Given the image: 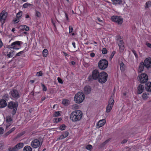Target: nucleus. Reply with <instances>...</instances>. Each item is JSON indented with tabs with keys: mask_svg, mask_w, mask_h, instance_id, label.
I'll return each instance as SVG.
<instances>
[{
	"mask_svg": "<svg viewBox=\"0 0 151 151\" xmlns=\"http://www.w3.org/2000/svg\"><path fill=\"white\" fill-rule=\"evenodd\" d=\"M83 115L82 112L80 110H77L73 111L70 115V118L72 121L76 122L81 120Z\"/></svg>",
	"mask_w": 151,
	"mask_h": 151,
	"instance_id": "obj_1",
	"label": "nucleus"
},
{
	"mask_svg": "<svg viewBox=\"0 0 151 151\" xmlns=\"http://www.w3.org/2000/svg\"><path fill=\"white\" fill-rule=\"evenodd\" d=\"M18 106V102H14L12 101L8 103L7 107L9 109H12V113L13 116L14 115L16 114Z\"/></svg>",
	"mask_w": 151,
	"mask_h": 151,
	"instance_id": "obj_2",
	"label": "nucleus"
},
{
	"mask_svg": "<svg viewBox=\"0 0 151 151\" xmlns=\"http://www.w3.org/2000/svg\"><path fill=\"white\" fill-rule=\"evenodd\" d=\"M85 99V96L83 93L81 92H79L75 95L74 99L75 102L78 104L82 102Z\"/></svg>",
	"mask_w": 151,
	"mask_h": 151,
	"instance_id": "obj_3",
	"label": "nucleus"
},
{
	"mask_svg": "<svg viewBox=\"0 0 151 151\" xmlns=\"http://www.w3.org/2000/svg\"><path fill=\"white\" fill-rule=\"evenodd\" d=\"M108 61L105 59L100 60L98 63V67L101 70H104L108 66Z\"/></svg>",
	"mask_w": 151,
	"mask_h": 151,
	"instance_id": "obj_4",
	"label": "nucleus"
},
{
	"mask_svg": "<svg viewBox=\"0 0 151 151\" xmlns=\"http://www.w3.org/2000/svg\"><path fill=\"white\" fill-rule=\"evenodd\" d=\"M100 74V73L97 70H93L92 73V75L89 76L88 77L89 81H91L93 80L99 79Z\"/></svg>",
	"mask_w": 151,
	"mask_h": 151,
	"instance_id": "obj_5",
	"label": "nucleus"
},
{
	"mask_svg": "<svg viewBox=\"0 0 151 151\" xmlns=\"http://www.w3.org/2000/svg\"><path fill=\"white\" fill-rule=\"evenodd\" d=\"M107 74L105 72H102L100 73L99 81L101 83H104L107 81Z\"/></svg>",
	"mask_w": 151,
	"mask_h": 151,
	"instance_id": "obj_6",
	"label": "nucleus"
},
{
	"mask_svg": "<svg viewBox=\"0 0 151 151\" xmlns=\"http://www.w3.org/2000/svg\"><path fill=\"white\" fill-rule=\"evenodd\" d=\"M138 81L142 83H146L148 80V76L145 73H143L139 76L138 78Z\"/></svg>",
	"mask_w": 151,
	"mask_h": 151,
	"instance_id": "obj_7",
	"label": "nucleus"
},
{
	"mask_svg": "<svg viewBox=\"0 0 151 151\" xmlns=\"http://www.w3.org/2000/svg\"><path fill=\"white\" fill-rule=\"evenodd\" d=\"M24 146L23 143L19 142L14 147L9 148V151H17L22 148Z\"/></svg>",
	"mask_w": 151,
	"mask_h": 151,
	"instance_id": "obj_8",
	"label": "nucleus"
},
{
	"mask_svg": "<svg viewBox=\"0 0 151 151\" xmlns=\"http://www.w3.org/2000/svg\"><path fill=\"white\" fill-rule=\"evenodd\" d=\"M112 20L118 24H121L123 22V19L118 16H114L111 17Z\"/></svg>",
	"mask_w": 151,
	"mask_h": 151,
	"instance_id": "obj_9",
	"label": "nucleus"
},
{
	"mask_svg": "<svg viewBox=\"0 0 151 151\" xmlns=\"http://www.w3.org/2000/svg\"><path fill=\"white\" fill-rule=\"evenodd\" d=\"M10 95L14 99H17L20 97L17 90L13 89L10 92Z\"/></svg>",
	"mask_w": 151,
	"mask_h": 151,
	"instance_id": "obj_10",
	"label": "nucleus"
},
{
	"mask_svg": "<svg viewBox=\"0 0 151 151\" xmlns=\"http://www.w3.org/2000/svg\"><path fill=\"white\" fill-rule=\"evenodd\" d=\"M145 67L148 69L151 67V58H146L144 61Z\"/></svg>",
	"mask_w": 151,
	"mask_h": 151,
	"instance_id": "obj_11",
	"label": "nucleus"
},
{
	"mask_svg": "<svg viewBox=\"0 0 151 151\" xmlns=\"http://www.w3.org/2000/svg\"><path fill=\"white\" fill-rule=\"evenodd\" d=\"M137 93L138 94L142 93L144 90V86L141 84H139L137 88Z\"/></svg>",
	"mask_w": 151,
	"mask_h": 151,
	"instance_id": "obj_12",
	"label": "nucleus"
},
{
	"mask_svg": "<svg viewBox=\"0 0 151 151\" xmlns=\"http://www.w3.org/2000/svg\"><path fill=\"white\" fill-rule=\"evenodd\" d=\"M42 142H32L31 145L34 148H37L41 146Z\"/></svg>",
	"mask_w": 151,
	"mask_h": 151,
	"instance_id": "obj_13",
	"label": "nucleus"
},
{
	"mask_svg": "<svg viewBox=\"0 0 151 151\" xmlns=\"http://www.w3.org/2000/svg\"><path fill=\"white\" fill-rule=\"evenodd\" d=\"M145 88L147 92H151V82H148L146 83L145 84Z\"/></svg>",
	"mask_w": 151,
	"mask_h": 151,
	"instance_id": "obj_14",
	"label": "nucleus"
},
{
	"mask_svg": "<svg viewBox=\"0 0 151 151\" xmlns=\"http://www.w3.org/2000/svg\"><path fill=\"white\" fill-rule=\"evenodd\" d=\"M91 88L89 86H86L84 88V93L85 94H89L91 92Z\"/></svg>",
	"mask_w": 151,
	"mask_h": 151,
	"instance_id": "obj_15",
	"label": "nucleus"
},
{
	"mask_svg": "<svg viewBox=\"0 0 151 151\" xmlns=\"http://www.w3.org/2000/svg\"><path fill=\"white\" fill-rule=\"evenodd\" d=\"M7 105L6 101L4 99L0 100V108H2L6 106Z\"/></svg>",
	"mask_w": 151,
	"mask_h": 151,
	"instance_id": "obj_16",
	"label": "nucleus"
},
{
	"mask_svg": "<svg viewBox=\"0 0 151 151\" xmlns=\"http://www.w3.org/2000/svg\"><path fill=\"white\" fill-rule=\"evenodd\" d=\"M145 67V65L144 62H141L139 67V71L140 73L142 72L143 70Z\"/></svg>",
	"mask_w": 151,
	"mask_h": 151,
	"instance_id": "obj_17",
	"label": "nucleus"
},
{
	"mask_svg": "<svg viewBox=\"0 0 151 151\" xmlns=\"http://www.w3.org/2000/svg\"><path fill=\"white\" fill-rule=\"evenodd\" d=\"M105 123L106 120L104 119H103L99 120L97 125L99 126V128L103 126L105 124Z\"/></svg>",
	"mask_w": 151,
	"mask_h": 151,
	"instance_id": "obj_18",
	"label": "nucleus"
},
{
	"mask_svg": "<svg viewBox=\"0 0 151 151\" xmlns=\"http://www.w3.org/2000/svg\"><path fill=\"white\" fill-rule=\"evenodd\" d=\"M118 45L120 49L123 50L124 49V42L123 41L120 40L119 43H118Z\"/></svg>",
	"mask_w": 151,
	"mask_h": 151,
	"instance_id": "obj_19",
	"label": "nucleus"
},
{
	"mask_svg": "<svg viewBox=\"0 0 151 151\" xmlns=\"http://www.w3.org/2000/svg\"><path fill=\"white\" fill-rule=\"evenodd\" d=\"M68 134V132L67 131H65L59 138L60 139H62L67 137Z\"/></svg>",
	"mask_w": 151,
	"mask_h": 151,
	"instance_id": "obj_20",
	"label": "nucleus"
},
{
	"mask_svg": "<svg viewBox=\"0 0 151 151\" xmlns=\"http://www.w3.org/2000/svg\"><path fill=\"white\" fill-rule=\"evenodd\" d=\"M15 129V128L14 127L12 129H11L10 130H9L6 133L4 134V137H6L8 135H9L10 133H12V132L14 131Z\"/></svg>",
	"mask_w": 151,
	"mask_h": 151,
	"instance_id": "obj_21",
	"label": "nucleus"
},
{
	"mask_svg": "<svg viewBox=\"0 0 151 151\" xmlns=\"http://www.w3.org/2000/svg\"><path fill=\"white\" fill-rule=\"evenodd\" d=\"M20 42H21L19 41L14 42L11 44V46L12 47H15L17 46V45H20Z\"/></svg>",
	"mask_w": 151,
	"mask_h": 151,
	"instance_id": "obj_22",
	"label": "nucleus"
},
{
	"mask_svg": "<svg viewBox=\"0 0 151 151\" xmlns=\"http://www.w3.org/2000/svg\"><path fill=\"white\" fill-rule=\"evenodd\" d=\"M113 4H122V0H111Z\"/></svg>",
	"mask_w": 151,
	"mask_h": 151,
	"instance_id": "obj_23",
	"label": "nucleus"
},
{
	"mask_svg": "<svg viewBox=\"0 0 151 151\" xmlns=\"http://www.w3.org/2000/svg\"><path fill=\"white\" fill-rule=\"evenodd\" d=\"M149 94L147 92H145L142 94V97L144 100H146L148 97V95Z\"/></svg>",
	"mask_w": 151,
	"mask_h": 151,
	"instance_id": "obj_24",
	"label": "nucleus"
},
{
	"mask_svg": "<svg viewBox=\"0 0 151 151\" xmlns=\"http://www.w3.org/2000/svg\"><path fill=\"white\" fill-rule=\"evenodd\" d=\"M114 103V101L112 98V96H111L109 100L108 104L110 105H112V106H113Z\"/></svg>",
	"mask_w": 151,
	"mask_h": 151,
	"instance_id": "obj_25",
	"label": "nucleus"
},
{
	"mask_svg": "<svg viewBox=\"0 0 151 151\" xmlns=\"http://www.w3.org/2000/svg\"><path fill=\"white\" fill-rule=\"evenodd\" d=\"M23 150L24 151H32V149L30 146L27 145L24 148Z\"/></svg>",
	"mask_w": 151,
	"mask_h": 151,
	"instance_id": "obj_26",
	"label": "nucleus"
},
{
	"mask_svg": "<svg viewBox=\"0 0 151 151\" xmlns=\"http://www.w3.org/2000/svg\"><path fill=\"white\" fill-rule=\"evenodd\" d=\"M113 106L112 105H110L108 104L106 108V112L107 113L109 112Z\"/></svg>",
	"mask_w": 151,
	"mask_h": 151,
	"instance_id": "obj_27",
	"label": "nucleus"
},
{
	"mask_svg": "<svg viewBox=\"0 0 151 151\" xmlns=\"http://www.w3.org/2000/svg\"><path fill=\"white\" fill-rule=\"evenodd\" d=\"M120 68L122 71H124L125 69V66L124 63L121 62L120 64Z\"/></svg>",
	"mask_w": 151,
	"mask_h": 151,
	"instance_id": "obj_28",
	"label": "nucleus"
},
{
	"mask_svg": "<svg viewBox=\"0 0 151 151\" xmlns=\"http://www.w3.org/2000/svg\"><path fill=\"white\" fill-rule=\"evenodd\" d=\"M33 6L32 4L26 3L23 5V7L24 8H26L28 7L31 6Z\"/></svg>",
	"mask_w": 151,
	"mask_h": 151,
	"instance_id": "obj_29",
	"label": "nucleus"
},
{
	"mask_svg": "<svg viewBox=\"0 0 151 151\" xmlns=\"http://www.w3.org/2000/svg\"><path fill=\"white\" fill-rule=\"evenodd\" d=\"M43 56L46 57L48 54V50L47 49H45L42 52Z\"/></svg>",
	"mask_w": 151,
	"mask_h": 151,
	"instance_id": "obj_30",
	"label": "nucleus"
},
{
	"mask_svg": "<svg viewBox=\"0 0 151 151\" xmlns=\"http://www.w3.org/2000/svg\"><path fill=\"white\" fill-rule=\"evenodd\" d=\"M79 108V106L76 104L73 105L72 106V109L73 110L77 109Z\"/></svg>",
	"mask_w": 151,
	"mask_h": 151,
	"instance_id": "obj_31",
	"label": "nucleus"
},
{
	"mask_svg": "<svg viewBox=\"0 0 151 151\" xmlns=\"http://www.w3.org/2000/svg\"><path fill=\"white\" fill-rule=\"evenodd\" d=\"M12 120V119L10 116H8L6 118V121L7 122L10 123Z\"/></svg>",
	"mask_w": 151,
	"mask_h": 151,
	"instance_id": "obj_32",
	"label": "nucleus"
},
{
	"mask_svg": "<svg viewBox=\"0 0 151 151\" xmlns=\"http://www.w3.org/2000/svg\"><path fill=\"white\" fill-rule=\"evenodd\" d=\"M66 126L65 124H63L60 126L59 129L61 130H63L66 129Z\"/></svg>",
	"mask_w": 151,
	"mask_h": 151,
	"instance_id": "obj_33",
	"label": "nucleus"
},
{
	"mask_svg": "<svg viewBox=\"0 0 151 151\" xmlns=\"http://www.w3.org/2000/svg\"><path fill=\"white\" fill-rule=\"evenodd\" d=\"M3 99L6 100H7L9 99V96L8 94H4L3 96Z\"/></svg>",
	"mask_w": 151,
	"mask_h": 151,
	"instance_id": "obj_34",
	"label": "nucleus"
},
{
	"mask_svg": "<svg viewBox=\"0 0 151 151\" xmlns=\"http://www.w3.org/2000/svg\"><path fill=\"white\" fill-rule=\"evenodd\" d=\"M62 104L65 106H68V101L67 100H64L62 101Z\"/></svg>",
	"mask_w": 151,
	"mask_h": 151,
	"instance_id": "obj_35",
	"label": "nucleus"
},
{
	"mask_svg": "<svg viewBox=\"0 0 151 151\" xmlns=\"http://www.w3.org/2000/svg\"><path fill=\"white\" fill-rule=\"evenodd\" d=\"M23 27V28L26 31H28L29 30V27L26 25H22L21 26Z\"/></svg>",
	"mask_w": 151,
	"mask_h": 151,
	"instance_id": "obj_36",
	"label": "nucleus"
},
{
	"mask_svg": "<svg viewBox=\"0 0 151 151\" xmlns=\"http://www.w3.org/2000/svg\"><path fill=\"white\" fill-rule=\"evenodd\" d=\"M86 148L89 150H91L92 149V146L91 145H88L86 146Z\"/></svg>",
	"mask_w": 151,
	"mask_h": 151,
	"instance_id": "obj_37",
	"label": "nucleus"
},
{
	"mask_svg": "<svg viewBox=\"0 0 151 151\" xmlns=\"http://www.w3.org/2000/svg\"><path fill=\"white\" fill-rule=\"evenodd\" d=\"M22 11H20L16 15V17H18V18H19L21 17L22 16Z\"/></svg>",
	"mask_w": 151,
	"mask_h": 151,
	"instance_id": "obj_38",
	"label": "nucleus"
},
{
	"mask_svg": "<svg viewBox=\"0 0 151 151\" xmlns=\"http://www.w3.org/2000/svg\"><path fill=\"white\" fill-rule=\"evenodd\" d=\"M60 115L59 111L55 112L53 114V116L54 117H57Z\"/></svg>",
	"mask_w": 151,
	"mask_h": 151,
	"instance_id": "obj_39",
	"label": "nucleus"
},
{
	"mask_svg": "<svg viewBox=\"0 0 151 151\" xmlns=\"http://www.w3.org/2000/svg\"><path fill=\"white\" fill-rule=\"evenodd\" d=\"M151 2L150 1H148L146 2V4L145 8H148L151 6Z\"/></svg>",
	"mask_w": 151,
	"mask_h": 151,
	"instance_id": "obj_40",
	"label": "nucleus"
},
{
	"mask_svg": "<svg viewBox=\"0 0 151 151\" xmlns=\"http://www.w3.org/2000/svg\"><path fill=\"white\" fill-rule=\"evenodd\" d=\"M1 13L0 14V21H2V24H3L4 22L5 21V20H6V19H5V18H4L3 17H2L1 16Z\"/></svg>",
	"mask_w": 151,
	"mask_h": 151,
	"instance_id": "obj_41",
	"label": "nucleus"
},
{
	"mask_svg": "<svg viewBox=\"0 0 151 151\" xmlns=\"http://www.w3.org/2000/svg\"><path fill=\"white\" fill-rule=\"evenodd\" d=\"M35 15L37 17H40L41 16V14L38 11H36V13Z\"/></svg>",
	"mask_w": 151,
	"mask_h": 151,
	"instance_id": "obj_42",
	"label": "nucleus"
},
{
	"mask_svg": "<svg viewBox=\"0 0 151 151\" xmlns=\"http://www.w3.org/2000/svg\"><path fill=\"white\" fill-rule=\"evenodd\" d=\"M7 12H5L3 14L1 13V16L2 17H3L4 18H5V19H6V18L7 16Z\"/></svg>",
	"mask_w": 151,
	"mask_h": 151,
	"instance_id": "obj_43",
	"label": "nucleus"
},
{
	"mask_svg": "<svg viewBox=\"0 0 151 151\" xmlns=\"http://www.w3.org/2000/svg\"><path fill=\"white\" fill-rule=\"evenodd\" d=\"M13 21L14 22V23H17L19 22V20L18 17H16V18H15L14 19Z\"/></svg>",
	"mask_w": 151,
	"mask_h": 151,
	"instance_id": "obj_44",
	"label": "nucleus"
},
{
	"mask_svg": "<svg viewBox=\"0 0 151 151\" xmlns=\"http://www.w3.org/2000/svg\"><path fill=\"white\" fill-rule=\"evenodd\" d=\"M102 51V53L103 54H106L107 53V50H106V48H103V49Z\"/></svg>",
	"mask_w": 151,
	"mask_h": 151,
	"instance_id": "obj_45",
	"label": "nucleus"
},
{
	"mask_svg": "<svg viewBox=\"0 0 151 151\" xmlns=\"http://www.w3.org/2000/svg\"><path fill=\"white\" fill-rule=\"evenodd\" d=\"M14 51L10 52L9 54H8L7 56L8 58H11L12 57V53L14 52Z\"/></svg>",
	"mask_w": 151,
	"mask_h": 151,
	"instance_id": "obj_46",
	"label": "nucleus"
},
{
	"mask_svg": "<svg viewBox=\"0 0 151 151\" xmlns=\"http://www.w3.org/2000/svg\"><path fill=\"white\" fill-rule=\"evenodd\" d=\"M41 85L43 88V90L44 91H46L47 90V88L46 86L42 83L41 84Z\"/></svg>",
	"mask_w": 151,
	"mask_h": 151,
	"instance_id": "obj_47",
	"label": "nucleus"
},
{
	"mask_svg": "<svg viewBox=\"0 0 151 151\" xmlns=\"http://www.w3.org/2000/svg\"><path fill=\"white\" fill-rule=\"evenodd\" d=\"M24 53V52L23 51H21L18 53L16 54V56H19L20 55H22L23 53Z\"/></svg>",
	"mask_w": 151,
	"mask_h": 151,
	"instance_id": "obj_48",
	"label": "nucleus"
},
{
	"mask_svg": "<svg viewBox=\"0 0 151 151\" xmlns=\"http://www.w3.org/2000/svg\"><path fill=\"white\" fill-rule=\"evenodd\" d=\"M55 122L57 123L61 121L62 120V119L61 118H56L55 119Z\"/></svg>",
	"mask_w": 151,
	"mask_h": 151,
	"instance_id": "obj_49",
	"label": "nucleus"
},
{
	"mask_svg": "<svg viewBox=\"0 0 151 151\" xmlns=\"http://www.w3.org/2000/svg\"><path fill=\"white\" fill-rule=\"evenodd\" d=\"M4 132V129L3 127H0V134H2Z\"/></svg>",
	"mask_w": 151,
	"mask_h": 151,
	"instance_id": "obj_50",
	"label": "nucleus"
},
{
	"mask_svg": "<svg viewBox=\"0 0 151 151\" xmlns=\"http://www.w3.org/2000/svg\"><path fill=\"white\" fill-rule=\"evenodd\" d=\"M116 52L115 51H113L112 53H111V55L110 57V58L111 59H112V58H113V57L114 56V55H115V53Z\"/></svg>",
	"mask_w": 151,
	"mask_h": 151,
	"instance_id": "obj_51",
	"label": "nucleus"
},
{
	"mask_svg": "<svg viewBox=\"0 0 151 151\" xmlns=\"http://www.w3.org/2000/svg\"><path fill=\"white\" fill-rule=\"evenodd\" d=\"M69 33L72 32L73 31V28L72 26H69Z\"/></svg>",
	"mask_w": 151,
	"mask_h": 151,
	"instance_id": "obj_52",
	"label": "nucleus"
},
{
	"mask_svg": "<svg viewBox=\"0 0 151 151\" xmlns=\"http://www.w3.org/2000/svg\"><path fill=\"white\" fill-rule=\"evenodd\" d=\"M58 80L59 83L61 84H62L63 83V82L62 80L60 78H58Z\"/></svg>",
	"mask_w": 151,
	"mask_h": 151,
	"instance_id": "obj_53",
	"label": "nucleus"
},
{
	"mask_svg": "<svg viewBox=\"0 0 151 151\" xmlns=\"http://www.w3.org/2000/svg\"><path fill=\"white\" fill-rule=\"evenodd\" d=\"M132 52L134 53V55L136 58H137L138 56L137 55V54L136 53V51L135 50H132Z\"/></svg>",
	"mask_w": 151,
	"mask_h": 151,
	"instance_id": "obj_54",
	"label": "nucleus"
},
{
	"mask_svg": "<svg viewBox=\"0 0 151 151\" xmlns=\"http://www.w3.org/2000/svg\"><path fill=\"white\" fill-rule=\"evenodd\" d=\"M42 72L41 71L37 73V75L38 76H42Z\"/></svg>",
	"mask_w": 151,
	"mask_h": 151,
	"instance_id": "obj_55",
	"label": "nucleus"
},
{
	"mask_svg": "<svg viewBox=\"0 0 151 151\" xmlns=\"http://www.w3.org/2000/svg\"><path fill=\"white\" fill-rule=\"evenodd\" d=\"M25 133V132H22V133L20 134H19L17 136V137L16 138H17L18 137H20V136H22V135L23 134H24Z\"/></svg>",
	"mask_w": 151,
	"mask_h": 151,
	"instance_id": "obj_56",
	"label": "nucleus"
},
{
	"mask_svg": "<svg viewBox=\"0 0 151 151\" xmlns=\"http://www.w3.org/2000/svg\"><path fill=\"white\" fill-rule=\"evenodd\" d=\"M63 54H64L65 57L66 58V57L67 56L68 57H69V55H68V54H67L64 51H63Z\"/></svg>",
	"mask_w": 151,
	"mask_h": 151,
	"instance_id": "obj_57",
	"label": "nucleus"
},
{
	"mask_svg": "<svg viewBox=\"0 0 151 151\" xmlns=\"http://www.w3.org/2000/svg\"><path fill=\"white\" fill-rule=\"evenodd\" d=\"M90 55L92 57H94L95 55V54L93 52H91L90 53Z\"/></svg>",
	"mask_w": 151,
	"mask_h": 151,
	"instance_id": "obj_58",
	"label": "nucleus"
},
{
	"mask_svg": "<svg viewBox=\"0 0 151 151\" xmlns=\"http://www.w3.org/2000/svg\"><path fill=\"white\" fill-rule=\"evenodd\" d=\"M146 45L148 47L151 48V44L150 43H147Z\"/></svg>",
	"mask_w": 151,
	"mask_h": 151,
	"instance_id": "obj_59",
	"label": "nucleus"
},
{
	"mask_svg": "<svg viewBox=\"0 0 151 151\" xmlns=\"http://www.w3.org/2000/svg\"><path fill=\"white\" fill-rule=\"evenodd\" d=\"M3 45V44L1 40H0V48H1Z\"/></svg>",
	"mask_w": 151,
	"mask_h": 151,
	"instance_id": "obj_60",
	"label": "nucleus"
},
{
	"mask_svg": "<svg viewBox=\"0 0 151 151\" xmlns=\"http://www.w3.org/2000/svg\"><path fill=\"white\" fill-rule=\"evenodd\" d=\"M98 20L100 22H103V21L102 20H101L98 17L97 18Z\"/></svg>",
	"mask_w": 151,
	"mask_h": 151,
	"instance_id": "obj_61",
	"label": "nucleus"
},
{
	"mask_svg": "<svg viewBox=\"0 0 151 151\" xmlns=\"http://www.w3.org/2000/svg\"><path fill=\"white\" fill-rule=\"evenodd\" d=\"M72 44L73 47H74V48H75L76 47L75 43V42H72Z\"/></svg>",
	"mask_w": 151,
	"mask_h": 151,
	"instance_id": "obj_62",
	"label": "nucleus"
},
{
	"mask_svg": "<svg viewBox=\"0 0 151 151\" xmlns=\"http://www.w3.org/2000/svg\"><path fill=\"white\" fill-rule=\"evenodd\" d=\"M51 22L53 24V25L54 26V27H56V26H55V23L53 22V20L52 19L51 20Z\"/></svg>",
	"mask_w": 151,
	"mask_h": 151,
	"instance_id": "obj_63",
	"label": "nucleus"
},
{
	"mask_svg": "<svg viewBox=\"0 0 151 151\" xmlns=\"http://www.w3.org/2000/svg\"><path fill=\"white\" fill-rule=\"evenodd\" d=\"M7 48H9V49H10V48H12V49H13V48H12V46H11V45H9L7 46Z\"/></svg>",
	"mask_w": 151,
	"mask_h": 151,
	"instance_id": "obj_64",
	"label": "nucleus"
}]
</instances>
